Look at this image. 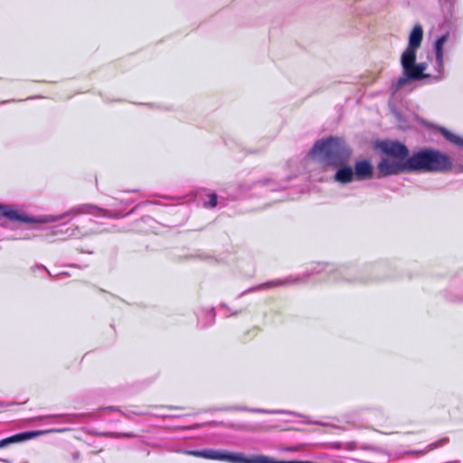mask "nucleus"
Masks as SVG:
<instances>
[{"label": "nucleus", "mask_w": 463, "mask_h": 463, "mask_svg": "<svg viewBox=\"0 0 463 463\" xmlns=\"http://www.w3.org/2000/svg\"><path fill=\"white\" fill-rule=\"evenodd\" d=\"M82 214H90L96 217L120 218L124 215L119 211H110L100 208L92 203H83L71 207L68 211L60 214H47L43 216H33L28 214L17 204L0 203V226L10 228L3 218L14 223H49L64 221L61 224L56 225L52 231V235L61 241L70 239H80L90 236L96 231L90 227L94 222L88 218L81 225L69 224V222Z\"/></svg>", "instance_id": "1"}, {"label": "nucleus", "mask_w": 463, "mask_h": 463, "mask_svg": "<svg viewBox=\"0 0 463 463\" xmlns=\"http://www.w3.org/2000/svg\"><path fill=\"white\" fill-rule=\"evenodd\" d=\"M366 273L367 269L358 272L354 267L350 265L335 267V265L328 263H316L301 275H289L283 279H277L250 287L240 293L238 298L260 290H268L273 288H283L302 283L307 280L310 276L315 274H325L329 279L336 282L368 283L382 279V278L376 275L369 276Z\"/></svg>", "instance_id": "2"}, {"label": "nucleus", "mask_w": 463, "mask_h": 463, "mask_svg": "<svg viewBox=\"0 0 463 463\" xmlns=\"http://www.w3.org/2000/svg\"><path fill=\"white\" fill-rule=\"evenodd\" d=\"M309 155L326 166L337 167L346 164L352 150L343 138L328 137L317 140L310 149Z\"/></svg>", "instance_id": "3"}, {"label": "nucleus", "mask_w": 463, "mask_h": 463, "mask_svg": "<svg viewBox=\"0 0 463 463\" xmlns=\"http://www.w3.org/2000/svg\"><path fill=\"white\" fill-rule=\"evenodd\" d=\"M409 173H445L452 168L451 159L439 150L422 148L406 159Z\"/></svg>", "instance_id": "4"}, {"label": "nucleus", "mask_w": 463, "mask_h": 463, "mask_svg": "<svg viewBox=\"0 0 463 463\" xmlns=\"http://www.w3.org/2000/svg\"><path fill=\"white\" fill-rule=\"evenodd\" d=\"M452 44L453 40L449 33H446L436 39L433 45L435 57L432 61L434 71L430 73V83H436L445 79L444 51L446 47L449 48Z\"/></svg>", "instance_id": "5"}, {"label": "nucleus", "mask_w": 463, "mask_h": 463, "mask_svg": "<svg viewBox=\"0 0 463 463\" xmlns=\"http://www.w3.org/2000/svg\"><path fill=\"white\" fill-rule=\"evenodd\" d=\"M401 64L403 74L397 80V89H401L408 81L411 80H426L427 82L430 83V73H425L427 63H416V53H413V57L411 60L404 59V56H402Z\"/></svg>", "instance_id": "6"}, {"label": "nucleus", "mask_w": 463, "mask_h": 463, "mask_svg": "<svg viewBox=\"0 0 463 463\" xmlns=\"http://www.w3.org/2000/svg\"><path fill=\"white\" fill-rule=\"evenodd\" d=\"M286 187V184H279L272 179H263L251 184H241L239 193L241 196H247L250 192H251V194H267L268 192L280 191Z\"/></svg>", "instance_id": "7"}, {"label": "nucleus", "mask_w": 463, "mask_h": 463, "mask_svg": "<svg viewBox=\"0 0 463 463\" xmlns=\"http://www.w3.org/2000/svg\"><path fill=\"white\" fill-rule=\"evenodd\" d=\"M377 178L398 175L400 173H409V168L406 167V160L390 161L386 158L381 160L377 165Z\"/></svg>", "instance_id": "8"}, {"label": "nucleus", "mask_w": 463, "mask_h": 463, "mask_svg": "<svg viewBox=\"0 0 463 463\" xmlns=\"http://www.w3.org/2000/svg\"><path fill=\"white\" fill-rule=\"evenodd\" d=\"M423 37V29L420 24H416L411 30L409 36V44L405 51L402 52V56H404V59L411 60L413 57V53L417 52V50L420 48L421 41Z\"/></svg>", "instance_id": "9"}, {"label": "nucleus", "mask_w": 463, "mask_h": 463, "mask_svg": "<svg viewBox=\"0 0 463 463\" xmlns=\"http://www.w3.org/2000/svg\"><path fill=\"white\" fill-rule=\"evenodd\" d=\"M381 148L383 153L399 161H404L408 158L409 149L405 145L400 142H384L382 144Z\"/></svg>", "instance_id": "10"}, {"label": "nucleus", "mask_w": 463, "mask_h": 463, "mask_svg": "<svg viewBox=\"0 0 463 463\" xmlns=\"http://www.w3.org/2000/svg\"><path fill=\"white\" fill-rule=\"evenodd\" d=\"M354 173L357 180H368L373 176V166L368 160L357 161L354 165Z\"/></svg>", "instance_id": "11"}, {"label": "nucleus", "mask_w": 463, "mask_h": 463, "mask_svg": "<svg viewBox=\"0 0 463 463\" xmlns=\"http://www.w3.org/2000/svg\"><path fill=\"white\" fill-rule=\"evenodd\" d=\"M40 431H24L0 440V449L7 448L14 443L24 442L38 436Z\"/></svg>", "instance_id": "12"}, {"label": "nucleus", "mask_w": 463, "mask_h": 463, "mask_svg": "<svg viewBox=\"0 0 463 463\" xmlns=\"http://www.w3.org/2000/svg\"><path fill=\"white\" fill-rule=\"evenodd\" d=\"M197 325L201 328H206L213 325L215 321V312L213 307H202L196 312Z\"/></svg>", "instance_id": "13"}, {"label": "nucleus", "mask_w": 463, "mask_h": 463, "mask_svg": "<svg viewBox=\"0 0 463 463\" xmlns=\"http://www.w3.org/2000/svg\"><path fill=\"white\" fill-rule=\"evenodd\" d=\"M337 171L335 175V180L341 184H348L354 180V173L351 166L342 165L337 166Z\"/></svg>", "instance_id": "14"}, {"label": "nucleus", "mask_w": 463, "mask_h": 463, "mask_svg": "<svg viewBox=\"0 0 463 463\" xmlns=\"http://www.w3.org/2000/svg\"><path fill=\"white\" fill-rule=\"evenodd\" d=\"M228 411H250L254 413H262V414H294L291 411H283V410H266V409H254V408H248V407H242V406H232L226 408Z\"/></svg>", "instance_id": "15"}, {"label": "nucleus", "mask_w": 463, "mask_h": 463, "mask_svg": "<svg viewBox=\"0 0 463 463\" xmlns=\"http://www.w3.org/2000/svg\"><path fill=\"white\" fill-rule=\"evenodd\" d=\"M441 134L448 141L454 144L458 147L463 148V137L451 133L446 128L441 129Z\"/></svg>", "instance_id": "16"}, {"label": "nucleus", "mask_w": 463, "mask_h": 463, "mask_svg": "<svg viewBox=\"0 0 463 463\" xmlns=\"http://www.w3.org/2000/svg\"><path fill=\"white\" fill-rule=\"evenodd\" d=\"M448 442H449V439L448 438H443V439H439V440L430 444L423 450H411V451H408L407 454H424V453L431 451V450H433V449H435L437 448L442 447L445 444H447Z\"/></svg>", "instance_id": "17"}, {"label": "nucleus", "mask_w": 463, "mask_h": 463, "mask_svg": "<svg viewBox=\"0 0 463 463\" xmlns=\"http://www.w3.org/2000/svg\"><path fill=\"white\" fill-rule=\"evenodd\" d=\"M48 419L55 420L53 422L56 423H75L79 415L76 414H66V415H51L47 416Z\"/></svg>", "instance_id": "18"}, {"label": "nucleus", "mask_w": 463, "mask_h": 463, "mask_svg": "<svg viewBox=\"0 0 463 463\" xmlns=\"http://www.w3.org/2000/svg\"><path fill=\"white\" fill-rule=\"evenodd\" d=\"M207 199H203L202 201V205L204 208L212 209L217 206L218 204V197L214 193L209 194L206 195Z\"/></svg>", "instance_id": "19"}, {"label": "nucleus", "mask_w": 463, "mask_h": 463, "mask_svg": "<svg viewBox=\"0 0 463 463\" xmlns=\"http://www.w3.org/2000/svg\"><path fill=\"white\" fill-rule=\"evenodd\" d=\"M445 298L448 301L452 303H463V291L454 293L450 289L445 292Z\"/></svg>", "instance_id": "20"}, {"label": "nucleus", "mask_w": 463, "mask_h": 463, "mask_svg": "<svg viewBox=\"0 0 463 463\" xmlns=\"http://www.w3.org/2000/svg\"><path fill=\"white\" fill-rule=\"evenodd\" d=\"M105 410L118 411V412L121 413L127 419H131L132 414H136V415H145L146 414L145 412H142V411H137L128 410V409L122 411L120 408L113 407V406L107 407V408H105Z\"/></svg>", "instance_id": "21"}, {"label": "nucleus", "mask_w": 463, "mask_h": 463, "mask_svg": "<svg viewBox=\"0 0 463 463\" xmlns=\"http://www.w3.org/2000/svg\"><path fill=\"white\" fill-rule=\"evenodd\" d=\"M99 435L110 438H134L136 435L132 432H100Z\"/></svg>", "instance_id": "22"}, {"label": "nucleus", "mask_w": 463, "mask_h": 463, "mask_svg": "<svg viewBox=\"0 0 463 463\" xmlns=\"http://www.w3.org/2000/svg\"><path fill=\"white\" fill-rule=\"evenodd\" d=\"M31 270L32 272L35 275V276H39L41 277L43 273H47L49 276H52L51 272L48 270V269L42 265V264H36V265H33L32 268H31Z\"/></svg>", "instance_id": "23"}, {"label": "nucleus", "mask_w": 463, "mask_h": 463, "mask_svg": "<svg viewBox=\"0 0 463 463\" xmlns=\"http://www.w3.org/2000/svg\"><path fill=\"white\" fill-rule=\"evenodd\" d=\"M33 237L29 232H21L19 234H15L10 237L12 240H30Z\"/></svg>", "instance_id": "24"}, {"label": "nucleus", "mask_w": 463, "mask_h": 463, "mask_svg": "<svg viewBox=\"0 0 463 463\" xmlns=\"http://www.w3.org/2000/svg\"><path fill=\"white\" fill-rule=\"evenodd\" d=\"M80 457V453L78 450L71 452L70 456L66 458L69 462H77Z\"/></svg>", "instance_id": "25"}, {"label": "nucleus", "mask_w": 463, "mask_h": 463, "mask_svg": "<svg viewBox=\"0 0 463 463\" xmlns=\"http://www.w3.org/2000/svg\"><path fill=\"white\" fill-rule=\"evenodd\" d=\"M357 448L358 446L355 441H348L344 443V449L345 450H354Z\"/></svg>", "instance_id": "26"}, {"label": "nucleus", "mask_w": 463, "mask_h": 463, "mask_svg": "<svg viewBox=\"0 0 463 463\" xmlns=\"http://www.w3.org/2000/svg\"><path fill=\"white\" fill-rule=\"evenodd\" d=\"M331 448L335 449H344V443L339 441L333 442L331 443Z\"/></svg>", "instance_id": "27"}, {"label": "nucleus", "mask_w": 463, "mask_h": 463, "mask_svg": "<svg viewBox=\"0 0 463 463\" xmlns=\"http://www.w3.org/2000/svg\"><path fill=\"white\" fill-rule=\"evenodd\" d=\"M361 449H364V450H376V448L373 447V445H369V444H363L361 445L360 447Z\"/></svg>", "instance_id": "28"}, {"label": "nucleus", "mask_w": 463, "mask_h": 463, "mask_svg": "<svg viewBox=\"0 0 463 463\" xmlns=\"http://www.w3.org/2000/svg\"><path fill=\"white\" fill-rule=\"evenodd\" d=\"M220 307H221V308H222V309H225V310H227V311H229V310H230V308L227 307V305H226V304H223V303L220 305Z\"/></svg>", "instance_id": "29"}, {"label": "nucleus", "mask_w": 463, "mask_h": 463, "mask_svg": "<svg viewBox=\"0 0 463 463\" xmlns=\"http://www.w3.org/2000/svg\"><path fill=\"white\" fill-rule=\"evenodd\" d=\"M141 204H142V203H139V204H137V206H135L133 209H131V211H130L128 213H127V215L131 214L132 213H134V211H135L137 207H139Z\"/></svg>", "instance_id": "30"}, {"label": "nucleus", "mask_w": 463, "mask_h": 463, "mask_svg": "<svg viewBox=\"0 0 463 463\" xmlns=\"http://www.w3.org/2000/svg\"><path fill=\"white\" fill-rule=\"evenodd\" d=\"M64 430H65V429H57V430H50V432H61Z\"/></svg>", "instance_id": "31"}, {"label": "nucleus", "mask_w": 463, "mask_h": 463, "mask_svg": "<svg viewBox=\"0 0 463 463\" xmlns=\"http://www.w3.org/2000/svg\"><path fill=\"white\" fill-rule=\"evenodd\" d=\"M240 312L239 311H235L233 313L231 314V316H237Z\"/></svg>", "instance_id": "32"}, {"label": "nucleus", "mask_w": 463, "mask_h": 463, "mask_svg": "<svg viewBox=\"0 0 463 463\" xmlns=\"http://www.w3.org/2000/svg\"><path fill=\"white\" fill-rule=\"evenodd\" d=\"M0 460L3 461V462H5V463H10V461L8 459H2V458H0Z\"/></svg>", "instance_id": "33"}, {"label": "nucleus", "mask_w": 463, "mask_h": 463, "mask_svg": "<svg viewBox=\"0 0 463 463\" xmlns=\"http://www.w3.org/2000/svg\"><path fill=\"white\" fill-rule=\"evenodd\" d=\"M7 404H5V402H0V407H4V406H6Z\"/></svg>", "instance_id": "34"}]
</instances>
